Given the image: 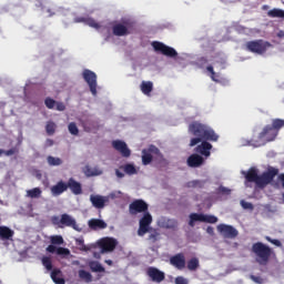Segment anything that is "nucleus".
<instances>
[{
	"instance_id": "1",
	"label": "nucleus",
	"mask_w": 284,
	"mask_h": 284,
	"mask_svg": "<svg viewBox=\"0 0 284 284\" xmlns=\"http://www.w3.org/2000/svg\"><path fill=\"white\" fill-rule=\"evenodd\" d=\"M283 128V119H273L272 124L265 125L262 132H260L257 139L253 138L250 140V145H253V148H261L262 145H265V143L276 141V136H278V132H281Z\"/></svg>"
},
{
	"instance_id": "2",
	"label": "nucleus",
	"mask_w": 284,
	"mask_h": 284,
	"mask_svg": "<svg viewBox=\"0 0 284 284\" xmlns=\"http://www.w3.org/2000/svg\"><path fill=\"white\" fill-rule=\"evenodd\" d=\"M189 133L195 136L191 139V148H194V145H199V143H201L202 141H219V134L214 132V129L199 121H193L191 124H189Z\"/></svg>"
},
{
	"instance_id": "3",
	"label": "nucleus",
	"mask_w": 284,
	"mask_h": 284,
	"mask_svg": "<svg viewBox=\"0 0 284 284\" xmlns=\"http://www.w3.org/2000/svg\"><path fill=\"white\" fill-rule=\"evenodd\" d=\"M242 174L245 176V181L247 183H255L257 187H266V185H270L274 179H276V175L278 174V169L274 166H268L266 172H263L261 175H258V170L255 168L248 169V172L243 171Z\"/></svg>"
},
{
	"instance_id": "4",
	"label": "nucleus",
	"mask_w": 284,
	"mask_h": 284,
	"mask_svg": "<svg viewBox=\"0 0 284 284\" xmlns=\"http://www.w3.org/2000/svg\"><path fill=\"white\" fill-rule=\"evenodd\" d=\"M252 252L255 255V261L258 265H267L274 254V250L263 242H256L252 245Z\"/></svg>"
},
{
	"instance_id": "5",
	"label": "nucleus",
	"mask_w": 284,
	"mask_h": 284,
	"mask_svg": "<svg viewBox=\"0 0 284 284\" xmlns=\"http://www.w3.org/2000/svg\"><path fill=\"white\" fill-rule=\"evenodd\" d=\"M51 223L55 227H60V230H63L64 227H72V230H75V232H81V227H79V224H77V220L68 213H63L60 216H51Z\"/></svg>"
},
{
	"instance_id": "6",
	"label": "nucleus",
	"mask_w": 284,
	"mask_h": 284,
	"mask_svg": "<svg viewBox=\"0 0 284 284\" xmlns=\"http://www.w3.org/2000/svg\"><path fill=\"white\" fill-rule=\"evenodd\" d=\"M136 23L130 19H123L121 22H116L112 27L114 37H128L133 34Z\"/></svg>"
},
{
	"instance_id": "7",
	"label": "nucleus",
	"mask_w": 284,
	"mask_h": 284,
	"mask_svg": "<svg viewBox=\"0 0 284 284\" xmlns=\"http://www.w3.org/2000/svg\"><path fill=\"white\" fill-rule=\"evenodd\" d=\"M245 48L247 52H252L253 54H265L272 48V43L263 39L252 40L245 43Z\"/></svg>"
},
{
	"instance_id": "8",
	"label": "nucleus",
	"mask_w": 284,
	"mask_h": 284,
	"mask_svg": "<svg viewBox=\"0 0 284 284\" xmlns=\"http://www.w3.org/2000/svg\"><path fill=\"white\" fill-rule=\"evenodd\" d=\"M51 244L47 247V252L49 254H54V252L58 254V256H70V250L65 247H55L54 245H63V236L61 235H52L50 237Z\"/></svg>"
},
{
	"instance_id": "9",
	"label": "nucleus",
	"mask_w": 284,
	"mask_h": 284,
	"mask_svg": "<svg viewBox=\"0 0 284 284\" xmlns=\"http://www.w3.org/2000/svg\"><path fill=\"white\" fill-rule=\"evenodd\" d=\"M154 156H159L160 159H163V154L161 153V150L156 148V145L151 144L148 149L142 150V164L143 165H150L152 161L154 160Z\"/></svg>"
},
{
	"instance_id": "10",
	"label": "nucleus",
	"mask_w": 284,
	"mask_h": 284,
	"mask_svg": "<svg viewBox=\"0 0 284 284\" xmlns=\"http://www.w3.org/2000/svg\"><path fill=\"white\" fill-rule=\"evenodd\" d=\"M152 48L154 49L155 52H160V54L169 57L170 59L179 57V52H176V49L168 47V44L163 42L154 41L152 42Z\"/></svg>"
},
{
	"instance_id": "11",
	"label": "nucleus",
	"mask_w": 284,
	"mask_h": 284,
	"mask_svg": "<svg viewBox=\"0 0 284 284\" xmlns=\"http://www.w3.org/2000/svg\"><path fill=\"white\" fill-rule=\"evenodd\" d=\"M148 210H150V205L141 199L134 200L129 205V212L132 216H136V214H145L149 212Z\"/></svg>"
},
{
	"instance_id": "12",
	"label": "nucleus",
	"mask_w": 284,
	"mask_h": 284,
	"mask_svg": "<svg viewBox=\"0 0 284 284\" xmlns=\"http://www.w3.org/2000/svg\"><path fill=\"white\" fill-rule=\"evenodd\" d=\"M150 225H152V214L148 211L143 213V216L139 221L138 236H144L148 232H152Z\"/></svg>"
},
{
	"instance_id": "13",
	"label": "nucleus",
	"mask_w": 284,
	"mask_h": 284,
	"mask_svg": "<svg viewBox=\"0 0 284 284\" xmlns=\"http://www.w3.org/2000/svg\"><path fill=\"white\" fill-rule=\"evenodd\" d=\"M118 245L119 241L114 237H103L98 242V247H100L102 254L114 252Z\"/></svg>"
},
{
	"instance_id": "14",
	"label": "nucleus",
	"mask_w": 284,
	"mask_h": 284,
	"mask_svg": "<svg viewBox=\"0 0 284 284\" xmlns=\"http://www.w3.org/2000/svg\"><path fill=\"white\" fill-rule=\"evenodd\" d=\"M82 77L85 83H88L91 94H93V97H97V73H94L90 69H85L82 73Z\"/></svg>"
},
{
	"instance_id": "15",
	"label": "nucleus",
	"mask_w": 284,
	"mask_h": 284,
	"mask_svg": "<svg viewBox=\"0 0 284 284\" xmlns=\"http://www.w3.org/2000/svg\"><path fill=\"white\" fill-rule=\"evenodd\" d=\"M217 232H220L224 239H236V236H239V231L234 226L227 224L217 225Z\"/></svg>"
},
{
	"instance_id": "16",
	"label": "nucleus",
	"mask_w": 284,
	"mask_h": 284,
	"mask_svg": "<svg viewBox=\"0 0 284 284\" xmlns=\"http://www.w3.org/2000/svg\"><path fill=\"white\" fill-rule=\"evenodd\" d=\"M112 148H114L116 152L121 153V156L124 159H130V156H132V151L128 148V144L121 140L113 141Z\"/></svg>"
},
{
	"instance_id": "17",
	"label": "nucleus",
	"mask_w": 284,
	"mask_h": 284,
	"mask_svg": "<svg viewBox=\"0 0 284 284\" xmlns=\"http://www.w3.org/2000/svg\"><path fill=\"white\" fill-rule=\"evenodd\" d=\"M146 274L153 283H163L165 281V273L154 266H150L146 270Z\"/></svg>"
},
{
	"instance_id": "18",
	"label": "nucleus",
	"mask_w": 284,
	"mask_h": 284,
	"mask_svg": "<svg viewBox=\"0 0 284 284\" xmlns=\"http://www.w3.org/2000/svg\"><path fill=\"white\" fill-rule=\"evenodd\" d=\"M67 190H70L72 194L79 196V194H83V186L81 182L74 180V178H70L67 182Z\"/></svg>"
},
{
	"instance_id": "19",
	"label": "nucleus",
	"mask_w": 284,
	"mask_h": 284,
	"mask_svg": "<svg viewBox=\"0 0 284 284\" xmlns=\"http://www.w3.org/2000/svg\"><path fill=\"white\" fill-rule=\"evenodd\" d=\"M159 227H162V230H176L179 227V221L174 219H168V217H161L158 221Z\"/></svg>"
},
{
	"instance_id": "20",
	"label": "nucleus",
	"mask_w": 284,
	"mask_h": 284,
	"mask_svg": "<svg viewBox=\"0 0 284 284\" xmlns=\"http://www.w3.org/2000/svg\"><path fill=\"white\" fill-rule=\"evenodd\" d=\"M207 141L210 140H202L201 144L195 148V152H197V154H201L202 156H205L206 159L212 154V144Z\"/></svg>"
},
{
	"instance_id": "21",
	"label": "nucleus",
	"mask_w": 284,
	"mask_h": 284,
	"mask_svg": "<svg viewBox=\"0 0 284 284\" xmlns=\"http://www.w3.org/2000/svg\"><path fill=\"white\" fill-rule=\"evenodd\" d=\"M171 265L176 267V270H185V255L183 253H178L170 258Z\"/></svg>"
},
{
	"instance_id": "22",
	"label": "nucleus",
	"mask_w": 284,
	"mask_h": 284,
	"mask_svg": "<svg viewBox=\"0 0 284 284\" xmlns=\"http://www.w3.org/2000/svg\"><path fill=\"white\" fill-rule=\"evenodd\" d=\"M63 192H68V182H64L63 180L51 186L52 196H61Z\"/></svg>"
},
{
	"instance_id": "23",
	"label": "nucleus",
	"mask_w": 284,
	"mask_h": 284,
	"mask_svg": "<svg viewBox=\"0 0 284 284\" xmlns=\"http://www.w3.org/2000/svg\"><path fill=\"white\" fill-rule=\"evenodd\" d=\"M90 202L97 210H103L105 203H108V199L103 197V195H90Z\"/></svg>"
},
{
	"instance_id": "24",
	"label": "nucleus",
	"mask_w": 284,
	"mask_h": 284,
	"mask_svg": "<svg viewBox=\"0 0 284 284\" xmlns=\"http://www.w3.org/2000/svg\"><path fill=\"white\" fill-rule=\"evenodd\" d=\"M203 162H204L203 156H201L196 153L191 154L186 160L189 168H201V164Z\"/></svg>"
},
{
	"instance_id": "25",
	"label": "nucleus",
	"mask_w": 284,
	"mask_h": 284,
	"mask_svg": "<svg viewBox=\"0 0 284 284\" xmlns=\"http://www.w3.org/2000/svg\"><path fill=\"white\" fill-rule=\"evenodd\" d=\"M88 225H89L90 230H93V231L105 230V227H108V223H105V221L99 220V219L89 220Z\"/></svg>"
},
{
	"instance_id": "26",
	"label": "nucleus",
	"mask_w": 284,
	"mask_h": 284,
	"mask_svg": "<svg viewBox=\"0 0 284 284\" xmlns=\"http://www.w3.org/2000/svg\"><path fill=\"white\" fill-rule=\"evenodd\" d=\"M13 236H14V231H12L8 226L0 225V241H12Z\"/></svg>"
},
{
	"instance_id": "27",
	"label": "nucleus",
	"mask_w": 284,
	"mask_h": 284,
	"mask_svg": "<svg viewBox=\"0 0 284 284\" xmlns=\"http://www.w3.org/2000/svg\"><path fill=\"white\" fill-rule=\"evenodd\" d=\"M195 219L200 220V223H219V217L214 215H205L203 213H199V215H195Z\"/></svg>"
},
{
	"instance_id": "28",
	"label": "nucleus",
	"mask_w": 284,
	"mask_h": 284,
	"mask_svg": "<svg viewBox=\"0 0 284 284\" xmlns=\"http://www.w3.org/2000/svg\"><path fill=\"white\" fill-rule=\"evenodd\" d=\"M140 89L145 97H150L152 94V90H154V83H152V81H142Z\"/></svg>"
},
{
	"instance_id": "29",
	"label": "nucleus",
	"mask_w": 284,
	"mask_h": 284,
	"mask_svg": "<svg viewBox=\"0 0 284 284\" xmlns=\"http://www.w3.org/2000/svg\"><path fill=\"white\" fill-rule=\"evenodd\" d=\"M51 278H52L53 283H55V284H65V280L63 277H61V270H59V268H54L51 272Z\"/></svg>"
},
{
	"instance_id": "30",
	"label": "nucleus",
	"mask_w": 284,
	"mask_h": 284,
	"mask_svg": "<svg viewBox=\"0 0 284 284\" xmlns=\"http://www.w3.org/2000/svg\"><path fill=\"white\" fill-rule=\"evenodd\" d=\"M186 267L190 272H196L200 267V262L199 257H192L191 260L187 261Z\"/></svg>"
},
{
	"instance_id": "31",
	"label": "nucleus",
	"mask_w": 284,
	"mask_h": 284,
	"mask_svg": "<svg viewBox=\"0 0 284 284\" xmlns=\"http://www.w3.org/2000/svg\"><path fill=\"white\" fill-rule=\"evenodd\" d=\"M89 267H90L91 272H95V273L105 272V267H103V265H101L98 261L89 262Z\"/></svg>"
},
{
	"instance_id": "32",
	"label": "nucleus",
	"mask_w": 284,
	"mask_h": 284,
	"mask_svg": "<svg viewBox=\"0 0 284 284\" xmlns=\"http://www.w3.org/2000/svg\"><path fill=\"white\" fill-rule=\"evenodd\" d=\"M41 194H43V191H41V187H33L27 191V196L29 199H41Z\"/></svg>"
},
{
	"instance_id": "33",
	"label": "nucleus",
	"mask_w": 284,
	"mask_h": 284,
	"mask_svg": "<svg viewBox=\"0 0 284 284\" xmlns=\"http://www.w3.org/2000/svg\"><path fill=\"white\" fill-rule=\"evenodd\" d=\"M267 17H271V19H284V10L272 9L267 12Z\"/></svg>"
},
{
	"instance_id": "34",
	"label": "nucleus",
	"mask_w": 284,
	"mask_h": 284,
	"mask_svg": "<svg viewBox=\"0 0 284 284\" xmlns=\"http://www.w3.org/2000/svg\"><path fill=\"white\" fill-rule=\"evenodd\" d=\"M47 163L51 166V168H54V166H59V165H62L63 164V160H61L60 158H54L52 155H49L47 158Z\"/></svg>"
},
{
	"instance_id": "35",
	"label": "nucleus",
	"mask_w": 284,
	"mask_h": 284,
	"mask_svg": "<svg viewBox=\"0 0 284 284\" xmlns=\"http://www.w3.org/2000/svg\"><path fill=\"white\" fill-rule=\"evenodd\" d=\"M85 174L87 176H101V174H103V171L99 168L92 169L90 166H87Z\"/></svg>"
},
{
	"instance_id": "36",
	"label": "nucleus",
	"mask_w": 284,
	"mask_h": 284,
	"mask_svg": "<svg viewBox=\"0 0 284 284\" xmlns=\"http://www.w3.org/2000/svg\"><path fill=\"white\" fill-rule=\"evenodd\" d=\"M120 168L125 172V174H129V176L136 174V168L134 166V164H124Z\"/></svg>"
},
{
	"instance_id": "37",
	"label": "nucleus",
	"mask_w": 284,
	"mask_h": 284,
	"mask_svg": "<svg viewBox=\"0 0 284 284\" xmlns=\"http://www.w3.org/2000/svg\"><path fill=\"white\" fill-rule=\"evenodd\" d=\"M186 187H199L200 190H203L205 187V181L201 180H193L186 183Z\"/></svg>"
},
{
	"instance_id": "38",
	"label": "nucleus",
	"mask_w": 284,
	"mask_h": 284,
	"mask_svg": "<svg viewBox=\"0 0 284 284\" xmlns=\"http://www.w3.org/2000/svg\"><path fill=\"white\" fill-rule=\"evenodd\" d=\"M45 132L49 136H52L57 132V124L52 121H49L45 125Z\"/></svg>"
},
{
	"instance_id": "39",
	"label": "nucleus",
	"mask_w": 284,
	"mask_h": 284,
	"mask_svg": "<svg viewBox=\"0 0 284 284\" xmlns=\"http://www.w3.org/2000/svg\"><path fill=\"white\" fill-rule=\"evenodd\" d=\"M79 276L82 278V281H85L87 283H92V274L85 270L79 271Z\"/></svg>"
},
{
	"instance_id": "40",
	"label": "nucleus",
	"mask_w": 284,
	"mask_h": 284,
	"mask_svg": "<svg viewBox=\"0 0 284 284\" xmlns=\"http://www.w3.org/2000/svg\"><path fill=\"white\" fill-rule=\"evenodd\" d=\"M42 265L48 270V272H52V258L49 256L42 257Z\"/></svg>"
},
{
	"instance_id": "41",
	"label": "nucleus",
	"mask_w": 284,
	"mask_h": 284,
	"mask_svg": "<svg viewBox=\"0 0 284 284\" xmlns=\"http://www.w3.org/2000/svg\"><path fill=\"white\" fill-rule=\"evenodd\" d=\"M85 24L90 26V28H95V30H99V28H101V24H99V22H97V20L92 18H87Z\"/></svg>"
},
{
	"instance_id": "42",
	"label": "nucleus",
	"mask_w": 284,
	"mask_h": 284,
	"mask_svg": "<svg viewBox=\"0 0 284 284\" xmlns=\"http://www.w3.org/2000/svg\"><path fill=\"white\" fill-rule=\"evenodd\" d=\"M44 105L48 110H54V105H57V101L52 98H47L44 100Z\"/></svg>"
},
{
	"instance_id": "43",
	"label": "nucleus",
	"mask_w": 284,
	"mask_h": 284,
	"mask_svg": "<svg viewBox=\"0 0 284 284\" xmlns=\"http://www.w3.org/2000/svg\"><path fill=\"white\" fill-rule=\"evenodd\" d=\"M69 132L70 134H73V136H77L79 134V128L77 126V123L71 122L69 123Z\"/></svg>"
},
{
	"instance_id": "44",
	"label": "nucleus",
	"mask_w": 284,
	"mask_h": 284,
	"mask_svg": "<svg viewBox=\"0 0 284 284\" xmlns=\"http://www.w3.org/2000/svg\"><path fill=\"white\" fill-rule=\"evenodd\" d=\"M265 241H267V243H272V245H275V247H283V243L280 242V240H274L271 236H265Z\"/></svg>"
},
{
	"instance_id": "45",
	"label": "nucleus",
	"mask_w": 284,
	"mask_h": 284,
	"mask_svg": "<svg viewBox=\"0 0 284 284\" xmlns=\"http://www.w3.org/2000/svg\"><path fill=\"white\" fill-rule=\"evenodd\" d=\"M160 233L156 230H151V233L149 235V241H152V243H156L159 241Z\"/></svg>"
},
{
	"instance_id": "46",
	"label": "nucleus",
	"mask_w": 284,
	"mask_h": 284,
	"mask_svg": "<svg viewBox=\"0 0 284 284\" xmlns=\"http://www.w3.org/2000/svg\"><path fill=\"white\" fill-rule=\"evenodd\" d=\"M196 216H200L199 213L190 214V222H189L190 227H194V223H196V221H201V220L196 219Z\"/></svg>"
},
{
	"instance_id": "47",
	"label": "nucleus",
	"mask_w": 284,
	"mask_h": 284,
	"mask_svg": "<svg viewBox=\"0 0 284 284\" xmlns=\"http://www.w3.org/2000/svg\"><path fill=\"white\" fill-rule=\"evenodd\" d=\"M241 206L243 207V210H254V204L245 202V200L241 201Z\"/></svg>"
},
{
	"instance_id": "48",
	"label": "nucleus",
	"mask_w": 284,
	"mask_h": 284,
	"mask_svg": "<svg viewBox=\"0 0 284 284\" xmlns=\"http://www.w3.org/2000/svg\"><path fill=\"white\" fill-rule=\"evenodd\" d=\"M251 281H253V283H257V284H264L265 280H263V277L261 276H256V275H250Z\"/></svg>"
},
{
	"instance_id": "49",
	"label": "nucleus",
	"mask_w": 284,
	"mask_h": 284,
	"mask_svg": "<svg viewBox=\"0 0 284 284\" xmlns=\"http://www.w3.org/2000/svg\"><path fill=\"white\" fill-rule=\"evenodd\" d=\"M217 192H219V194H226V195L232 194V190H230V189H227V187H225V186H220V187L217 189Z\"/></svg>"
},
{
	"instance_id": "50",
	"label": "nucleus",
	"mask_w": 284,
	"mask_h": 284,
	"mask_svg": "<svg viewBox=\"0 0 284 284\" xmlns=\"http://www.w3.org/2000/svg\"><path fill=\"white\" fill-rule=\"evenodd\" d=\"M77 243H78V245H80V250L82 251V252H88V250H90L85 244H84V242H83V240H77Z\"/></svg>"
},
{
	"instance_id": "51",
	"label": "nucleus",
	"mask_w": 284,
	"mask_h": 284,
	"mask_svg": "<svg viewBox=\"0 0 284 284\" xmlns=\"http://www.w3.org/2000/svg\"><path fill=\"white\" fill-rule=\"evenodd\" d=\"M175 284H190V282L187 281V278H185L183 276H178L175 278Z\"/></svg>"
},
{
	"instance_id": "52",
	"label": "nucleus",
	"mask_w": 284,
	"mask_h": 284,
	"mask_svg": "<svg viewBox=\"0 0 284 284\" xmlns=\"http://www.w3.org/2000/svg\"><path fill=\"white\" fill-rule=\"evenodd\" d=\"M55 110H58V112H64L65 104L63 102H55Z\"/></svg>"
},
{
	"instance_id": "53",
	"label": "nucleus",
	"mask_w": 284,
	"mask_h": 284,
	"mask_svg": "<svg viewBox=\"0 0 284 284\" xmlns=\"http://www.w3.org/2000/svg\"><path fill=\"white\" fill-rule=\"evenodd\" d=\"M277 183H280L284 190V173H277Z\"/></svg>"
},
{
	"instance_id": "54",
	"label": "nucleus",
	"mask_w": 284,
	"mask_h": 284,
	"mask_svg": "<svg viewBox=\"0 0 284 284\" xmlns=\"http://www.w3.org/2000/svg\"><path fill=\"white\" fill-rule=\"evenodd\" d=\"M88 18H83V17H78L74 18V23H85Z\"/></svg>"
},
{
	"instance_id": "55",
	"label": "nucleus",
	"mask_w": 284,
	"mask_h": 284,
	"mask_svg": "<svg viewBox=\"0 0 284 284\" xmlns=\"http://www.w3.org/2000/svg\"><path fill=\"white\" fill-rule=\"evenodd\" d=\"M115 176H118V179H123V176H125V174L123 172L119 171V169H116Z\"/></svg>"
},
{
	"instance_id": "56",
	"label": "nucleus",
	"mask_w": 284,
	"mask_h": 284,
	"mask_svg": "<svg viewBox=\"0 0 284 284\" xmlns=\"http://www.w3.org/2000/svg\"><path fill=\"white\" fill-rule=\"evenodd\" d=\"M45 145H48V148H52V145H54V140L48 139V140L45 141Z\"/></svg>"
},
{
	"instance_id": "57",
	"label": "nucleus",
	"mask_w": 284,
	"mask_h": 284,
	"mask_svg": "<svg viewBox=\"0 0 284 284\" xmlns=\"http://www.w3.org/2000/svg\"><path fill=\"white\" fill-rule=\"evenodd\" d=\"M206 70L207 72H210V74H216V72L214 71V67L212 65L206 67Z\"/></svg>"
},
{
	"instance_id": "58",
	"label": "nucleus",
	"mask_w": 284,
	"mask_h": 284,
	"mask_svg": "<svg viewBox=\"0 0 284 284\" xmlns=\"http://www.w3.org/2000/svg\"><path fill=\"white\" fill-rule=\"evenodd\" d=\"M199 63H200L201 65H205V63H207V58H200V59H199Z\"/></svg>"
},
{
	"instance_id": "59",
	"label": "nucleus",
	"mask_w": 284,
	"mask_h": 284,
	"mask_svg": "<svg viewBox=\"0 0 284 284\" xmlns=\"http://www.w3.org/2000/svg\"><path fill=\"white\" fill-rule=\"evenodd\" d=\"M206 232H207V234H214V227L209 226V227L206 229Z\"/></svg>"
},
{
	"instance_id": "60",
	"label": "nucleus",
	"mask_w": 284,
	"mask_h": 284,
	"mask_svg": "<svg viewBox=\"0 0 284 284\" xmlns=\"http://www.w3.org/2000/svg\"><path fill=\"white\" fill-rule=\"evenodd\" d=\"M211 79H212V81H214L215 83H219V79H216V73H215V74H211Z\"/></svg>"
},
{
	"instance_id": "61",
	"label": "nucleus",
	"mask_w": 284,
	"mask_h": 284,
	"mask_svg": "<svg viewBox=\"0 0 284 284\" xmlns=\"http://www.w3.org/2000/svg\"><path fill=\"white\" fill-rule=\"evenodd\" d=\"M104 263H106V265H113L114 262H112V260H105Z\"/></svg>"
},
{
	"instance_id": "62",
	"label": "nucleus",
	"mask_w": 284,
	"mask_h": 284,
	"mask_svg": "<svg viewBox=\"0 0 284 284\" xmlns=\"http://www.w3.org/2000/svg\"><path fill=\"white\" fill-rule=\"evenodd\" d=\"M277 37H284V32L283 31H280Z\"/></svg>"
},
{
	"instance_id": "63",
	"label": "nucleus",
	"mask_w": 284,
	"mask_h": 284,
	"mask_svg": "<svg viewBox=\"0 0 284 284\" xmlns=\"http://www.w3.org/2000/svg\"><path fill=\"white\" fill-rule=\"evenodd\" d=\"M7 154H14V151H13V150H9V151L7 152Z\"/></svg>"
},
{
	"instance_id": "64",
	"label": "nucleus",
	"mask_w": 284,
	"mask_h": 284,
	"mask_svg": "<svg viewBox=\"0 0 284 284\" xmlns=\"http://www.w3.org/2000/svg\"><path fill=\"white\" fill-rule=\"evenodd\" d=\"M48 12L50 13L49 17H52V14H54L50 9L48 10Z\"/></svg>"
}]
</instances>
